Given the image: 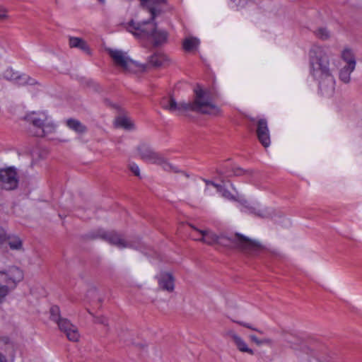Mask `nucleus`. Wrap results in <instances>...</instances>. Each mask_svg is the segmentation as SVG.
Returning a JSON list of instances; mask_svg holds the SVG:
<instances>
[{
	"label": "nucleus",
	"mask_w": 362,
	"mask_h": 362,
	"mask_svg": "<svg viewBox=\"0 0 362 362\" xmlns=\"http://www.w3.org/2000/svg\"><path fill=\"white\" fill-rule=\"evenodd\" d=\"M139 1L140 6L149 12L151 17L142 22L131 21L127 25V30L140 40L149 41L155 47L163 45L168 42V33L159 28L155 19L161 13V5L165 4V0Z\"/></svg>",
	"instance_id": "nucleus-1"
},
{
	"label": "nucleus",
	"mask_w": 362,
	"mask_h": 362,
	"mask_svg": "<svg viewBox=\"0 0 362 362\" xmlns=\"http://www.w3.org/2000/svg\"><path fill=\"white\" fill-rule=\"evenodd\" d=\"M160 105L163 109L177 114L193 111L216 116L221 112L220 108L212 103L209 93L199 86L194 89V99L193 101L177 103L173 97H165L160 100Z\"/></svg>",
	"instance_id": "nucleus-2"
},
{
	"label": "nucleus",
	"mask_w": 362,
	"mask_h": 362,
	"mask_svg": "<svg viewBox=\"0 0 362 362\" xmlns=\"http://www.w3.org/2000/svg\"><path fill=\"white\" fill-rule=\"evenodd\" d=\"M310 74L318 81L321 93L332 96L335 89V80L329 69V59L326 50L314 45L309 52Z\"/></svg>",
	"instance_id": "nucleus-3"
},
{
	"label": "nucleus",
	"mask_w": 362,
	"mask_h": 362,
	"mask_svg": "<svg viewBox=\"0 0 362 362\" xmlns=\"http://www.w3.org/2000/svg\"><path fill=\"white\" fill-rule=\"evenodd\" d=\"M193 228L198 231L201 235L195 240L209 245L214 244L231 245L248 255H257L264 249V247L259 241L250 239L239 233L226 238L218 235L210 230H199L194 227Z\"/></svg>",
	"instance_id": "nucleus-4"
},
{
	"label": "nucleus",
	"mask_w": 362,
	"mask_h": 362,
	"mask_svg": "<svg viewBox=\"0 0 362 362\" xmlns=\"http://www.w3.org/2000/svg\"><path fill=\"white\" fill-rule=\"evenodd\" d=\"M23 272L16 266L0 271V303L23 279Z\"/></svg>",
	"instance_id": "nucleus-5"
},
{
	"label": "nucleus",
	"mask_w": 362,
	"mask_h": 362,
	"mask_svg": "<svg viewBox=\"0 0 362 362\" xmlns=\"http://www.w3.org/2000/svg\"><path fill=\"white\" fill-rule=\"evenodd\" d=\"M140 158L146 162L161 166L166 171L178 172L177 168L168 162L159 153L155 151L150 146L141 144L137 147Z\"/></svg>",
	"instance_id": "nucleus-6"
},
{
	"label": "nucleus",
	"mask_w": 362,
	"mask_h": 362,
	"mask_svg": "<svg viewBox=\"0 0 362 362\" xmlns=\"http://www.w3.org/2000/svg\"><path fill=\"white\" fill-rule=\"evenodd\" d=\"M49 313L51 320L57 324L60 331L66 334L68 339L72 341H77L79 338L77 327L72 325L66 318L61 317L59 308L57 305L52 306Z\"/></svg>",
	"instance_id": "nucleus-7"
},
{
	"label": "nucleus",
	"mask_w": 362,
	"mask_h": 362,
	"mask_svg": "<svg viewBox=\"0 0 362 362\" xmlns=\"http://www.w3.org/2000/svg\"><path fill=\"white\" fill-rule=\"evenodd\" d=\"M109 54L115 64L123 71L136 72L138 70H144L146 65L139 64L129 58L127 52L119 49H110Z\"/></svg>",
	"instance_id": "nucleus-8"
},
{
	"label": "nucleus",
	"mask_w": 362,
	"mask_h": 362,
	"mask_svg": "<svg viewBox=\"0 0 362 362\" xmlns=\"http://www.w3.org/2000/svg\"><path fill=\"white\" fill-rule=\"evenodd\" d=\"M88 238L90 239L100 238L115 245L120 249L131 247L137 249V246L134 245L132 242L127 241L120 234L115 231L107 232L104 230L100 229L97 231L90 233Z\"/></svg>",
	"instance_id": "nucleus-9"
},
{
	"label": "nucleus",
	"mask_w": 362,
	"mask_h": 362,
	"mask_svg": "<svg viewBox=\"0 0 362 362\" xmlns=\"http://www.w3.org/2000/svg\"><path fill=\"white\" fill-rule=\"evenodd\" d=\"M48 117L44 112H32L25 117V120L30 123L35 129L33 132L37 136H42L45 133V129H42L47 121Z\"/></svg>",
	"instance_id": "nucleus-10"
},
{
	"label": "nucleus",
	"mask_w": 362,
	"mask_h": 362,
	"mask_svg": "<svg viewBox=\"0 0 362 362\" xmlns=\"http://www.w3.org/2000/svg\"><path fill=\"white\" fill-rule=\"evenodd\" d=\"M0 183L6 190L15 189L18 185L17 172L14 168H8L0 170Z\"/></svg>",
	"instance_id": "nucleus-11"
},
{
	"label": "nucleus",
	"mask_w": 362,
	"mask_h": 362,
	"mask_svg": "<svg viewBox=\"0 0 362 362\" xmlns=\"http://www.w3.org/2000/svg\"><path fill=\"white\" fill-rule=\"evenodd\" d=\"M257 136L259 142L264 147L267 148L270 145L269 131L267 127V122L264 119L258 121Z\"/></svg>",
	"instance_id": "nucleus-12"
},
{
	"label": "nucleus",
	"mask_w": 362,
	"mask_h": 362,
	"mask_svg": "<svg viewBox=\"0 0 362 362\" xmlns=\"http://www.w3.org/2000/svg\"><path fill=\"white\" fill-rule=\"evenodd\" d=\"M226 336L232 340L233 344L240 351L247 353L250 355L254 354L253 350L250 349L245 340L240 336L237 334L234 331L228 330L226 332Z\"/></svg>",
	"instance_id": "nucleus-13"
},
{
	"label": "nucleus",
	"mask_w": 362,
	"mask_h": 362,
	"mask_svg": "<svg viewBox=\"0 0 362 362\" xmlns=\"http://www.w3.org/2000/svg\"><path fill=\"white\" fill-rule=\"evenodd\" d=\"M157 278L158 285L160 288L168 292H172L174 290L175 279L172 274L168 272H161Z\"/></svg>",
	"instance_id": "nucleus-14"
},
{
	"label": "nucleus",
	"mask_w": 362,
	"mask_h": 362,
	"mask_svg": "<svg viewBox=\"0 0 362 362\" xmlns=\"http://www.w3.org/2000/svg\"><path fill=\"white\" fill-rule=\"evenodd\" d=\"M69 45L71 48H78L87 54L90 53L86 42L81 37H69Z\"/></svg>",
	"instance_id": "nucleus-15"
},
{
	"label": "nucleus",
	"mask_w": 362,
	"mask_h": 362,
	"mask_svg": "<svg viewBox=\"0 0 362 362\" xmlns=\"http://www.w3.org/2000/svg\"><path fill=\"white\" fill-rule=\"evenodd\" d=\"M168 61V57L160 52H157L149 57L148 64L154 67H158L165 64Z\"/></svg>",
	"instance_id": "nucleus-16"
},
{
	"label": "nucleus",
	"mask_w": 362,
	"mask_h": 362,
	"mask_svg": "<svg viewBox=\"0 0 362 362\" xmlns=\"http://www.w3.org/2000/svg\"><path fill=\"white\" fill-rule=\"evenodd\" d=\"M356 66L345 65L339 71V79L344 83H349L351 81V74L354 71Z\"/></svg>",
	"instance_id": "nucleus-17"
},
{
	"label": "nucleus",
	"mask_w": 362,
	"mask_h": 362,
	"mask_svg": "<svg viewBox=\"0 0 362 362\" xmlns=\"http://www.w3.org/2000/svg\"><path fill=\"white\" fill-rule=\"evenodd\" d=\"M66 124L69 128L77 133H83L86 131V127L77 119H69L66 121Z\"/></svg>",
	"instance_id": "nucleus-18"
},
{
	"label": "nucleus",
	"mask_w": 362,
	"mask_h": 362,
	"mask_svg": "<svg viewBox=\"0 0 362 362\" xmlns=\"http://www.w3.org/2000/svg\"><path fill=\"white\" fill-rule=\"evenodd\" d=\"M117 127H122L127 130L134 129V125L132 120L126 117H119L116 119Z\"/></svg>",
	"instance_id": "nucleus-19"
},
{
	"label": "nucleus",
	"mask_w": 362,
	"mask_h": 362,
	"mask_svg": "<svg viewBox=\"0 0 362 362\" xmlns=\"http://www.w3.org/2000/svg\"><path fill=\"white\" fill-rule=\"evenodd\" d=\"M341 58L346 63L347 66H356V59L352 51L350 49H344L341 53Z\"/></svg>",
	"instance_id": "nucleus-20"
},
{
	"label": "nucleus",
	"mask_w": 362,
	"mask_h": 362,
	"mask_svg": "<svg viewBox=\"0 0 362 362\" xmlns=\"http://www.w3.org/2000/svg\"><path fill=\"white\" fill-rule=\"evenodd\" d=\"M16 84L19 86H25V85H35L37 83V81L34 79L30 77L28 75H26L25 74H20L18 76V79H16Z\"/></svg>",
	"instance_id": "nucleus-21"
},
{
	"label": "nucleus",
	"mask_w": 362,
	"mask_h": 362,
	"mask_svg": "<svg viewBox=\"0 0 362 362\" xmlns=\"http://www.w3.org/2000/svg\"><path fill=\"white\" fill-rule=\"evenodd\" d=\"M199 44V40L196 37H188L183 41V48L185 51H191Z\"/></svg>",
	"instance_id": "nucleus-22"
},
{
	"label": "nucleus",
	"mask_w": 362,
	"mask_h": 362,
	"mask_svg": "<svg viewBox=\"0 0 362 362\" xmlns=\"http://www.w3.org/2000/svg\"><path fill=\"white\" fill-rule=\"evenodd\" d=\"M8 239V245L12 250H20L22 247V242L18 237H7Z\"/></svg>",
	"instance_id": "nucleus-23"
},
{
	"label": "nucleus",
	"mask_w": 362,
	"mask_h": 362,
	"mask_svg": "<svg viewBox=\"0 0 362 362\" xmlns=\"http://www.w3.org/2000/svg\"><path fill=\"white\" fill-rule=\"evenodd\" d=\"M213 186L216 187L221 194L222 197L228 199H235L234 197L231 194V193L227 190L226 189L223 188L222 186L218 185L217 184H215L214 182H211Z\"/></svg>",
	"instance_id": "nucleus-24"
},
{
	"label": "nucleus",
	"mask_w": 362,
	"mask_h": 362,
	"mask_svg": "<svg viewBox=\"0 0 362 362\" xmlns=\"http://www.w3.org/2000/svg\"><path fill=\"white\" fill-rule=\"evenodd\" d=\"M315 35L321 40H325L329 38L330 33L325 28H320L315 31Z\"/></svg>",
	"instance_id": "nucleus-25"
},
{
	"label": "nucleus",
	"mask_w": 362,
	"mask_h": 362,
	"mask_svg": "<svg viewBox=\"0 0 362 362\" xmlns=\"http://www.w3.org/2000/svg\"><path fill=\"white\" fill-rule=\"evenodd\" d=\"M19 74L18 72L14 71L12 69H7L4 72V77L9 81H12L16 82V79H18Z\"/></svg>",
	"instance_id": "nucleus-26"
},
{
	"label": "nucleus",
	"mask_w": 362,
	"mask_h": 362,
	"mask_svg": "<svg viewBox=\"0 0 362 362\" xmlns=\"http://www.w3.org/2000/svg\"><path fill=\"white\" fill-rule=\"evenodd\" d=\"M240 210L244 213L254 214L258 216L264 217V214L263 213L260 212L259 211H256L254 207L248 206L244 204H243V206Z\"/></svg>",
	"instance_id": "nucleus-27"
},
{
	"label": "nucleus",
	"mask_w": 362,
	"mask_h": 362,
	"mask_svg": "<svg viewBox=\"0 0 362 362\" xmlns=\"http://www.w3.org/2000/svg\"><path fill=\"white\" fill-rule=\"evenodd\" d=\"M228 173V175L241 176L245 173V171L239 167L234 166L231 168V170Z\"/></svg>",
	"instance_id": "nucleus-28"
},
{
	"label": "nucleus",
	"mask_w": 362,
	"mask_h": 362,
	"mask_svg": "<svg viewBox=\"0 0 362 362\" xmlns=\"http://www.w3.org/2000/svg\"><path fill=\"white\" fill-rule=\"evenodd\" d=\"M55 127H56L53 123H51V122L45 123L44 127L42 128V129H45V130H46L45 134L42 136H45L46 134H47L49 133L53 132L55 130Z\"/></svg>",
	"instance_id": "nucleus-29"
},
{
	"label": "nucleus",
	"mask_w": 362,
	"mask_h": 362,
	"mask_svg": "<svg viewBox=\"0 0 362 362\" xmlns=\"http://www.w3.org/2000/svg\"><path fill=\"white\" fill-rule=\"evenodd\" d=\"M129 169L136 176L139 177L140 175L139 168L136 163H130Z\"/></svg>",
	"instance_id": "nucleus-30"
},
{
	"label": "nucleus",
	"mask_w": 362,
	"mask_h": 362,
	"mask_svg": "<svg viewBox=\"0 0 362 362\" xmlns=\"http://www.w3.org/2000/svg\"><path fill=\"white\" fill-rule=\"evenodd\" d=\"M7 239V234L5 230L0 227V243H3L4 240Z\"/></svg>",
	"instance_id": "nucleus-31"
},
{
	"label": "nucleus",
	"mask_w": 362,
	"mask_h": 362,
	"mask_svg": "<svg viewBox=\"0 0 362 362\" xmlns=\"http://www.w3.org/2000/svg\"><path fill=\"white\" fill-rule=\"evenodd\" d=\"M238 324H240V325L245 327H247V328H249L250 329H252V330H255V331H257L260 333H262L261 331L257 329L256 328L252 327L250 324H247V323H245V322H238Z\"/></svg>",
	"instance_id": "nucleus-32"
},
{
	"label": "nucleus",
	"mask_w": 362,
	"mask_h": 362,
	"mask_svg": "<svg viewBox=\"0 0 362 362\" xmlns=\"http://www.w3.org/2000/svg\"><path fill=\"white\" fill-rule=\"evenodd\" d=\"M250 339L254 341L257 345H261L263 343V341L259 340L256 336L255 335H250Z\"/></svg>",
	"instance_id": "nucleus-33"
},
{
	"label": "nucleus",
	"mask_w": 362,
	"mask_h": 362,
	"mask_svg": "<svg viewBox=\"0 0 362 362\" xmlns=\"http://www.w3.org/2000/svg\"><path fill=\"white\" fill-rule=\"evenodd\" d=\"M298 357L299 358L300 362H308L309 361L308 356L307 355L304 356L303 354H298Z\"/></svg>",
	"instance_id": "nucleus-34"
},
{
	"label": "nucleus",
	"mask_w": 362,
	"mask_h": 362,
	"mask_svg": "<svg viewBox=\"0 0 362 362\" xmlns=\"http://www.w3.org/2000/svg\"><path fill=\"white\" fill-rule=\"evenodd\" d=\"M237 6H243L245 5V0H231Z\"/></svg>",
	"instance_id": "nucleus-35"
},
{
	"label": "nucleus",
	"mask_w": 362,
	"mask_h": 362,
	"mask_svg": "<svg viewBox=\"0 0 362 362\" xmlns=\"http://www.w3.org/2000/svg\"><path fill=\"white\" fill-rule=\"evenodd\" d=\"M5 18H6V11L3 8H0V20Z\"/></svg>",
	"instance_id": "nucleus-36"
},
{
	"label": "nucleus",
	"mask_w": 362,
	"mask_h": 362,
	"mask_svg": "<svg viewBox=\"0 0 362 362\" xmlns=\"http://www.w3.org/2000/svg\"><path fill=\"white\" fill-rule=\"evenodd\" d=\"M97 322L101 324L107 325V319L104 317H99Z\"/></svg>",
	"instance_id": "nucleus-37"
},
{
	"label": "nucleus",
	"mask_w": 362,
	"mask_h": 362,
	"mask_svg": "<svg viewBox=\"0 0 362 362\" xmlns=\"http://www.w3.org/2000/svg\"><path fill=\"white\" fill-rule=\"evenodd\" d=\"M0 362H6V358L0 354Z\"/></svg>",
	"instance_id": "nucleus-38"
},
{
	"label": "nucleus",
	"mask_w": 362,
	"mask_h": 362,
	"mask_svg": "<svg viewBox=\"0 0 362 362\" xmlns=\"http://www.w3.org/2000/svg\"><path fill=\"white\" fill-rule=\"evenodd\" d=\"M204 181H205V182L206 183V185H213L211 184V182H212L209 181V180H204Z\"/></svg>",
	"instance_id": "nucleus-39"
},
{
	"label": "nucleus",
	"mask_w": 362,
	"mask_h": 362,
	"mask_svg": "<svg viewBox=\"0 0 362 362\" xmlns=\"http://www.w3.org/2000/svg\"><path fill=\"white\" fill-rule=\"evenodd\" d=\"M98 1L99 2H100V3H103V4L105 2V0H98Z\"/></svg>",
	"instance_id": "nucleus-40"
}]
</instances>
